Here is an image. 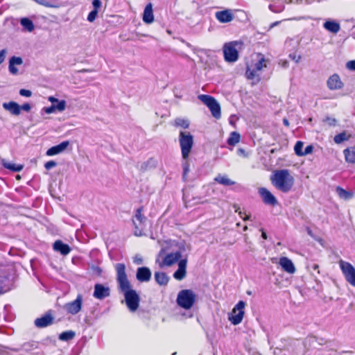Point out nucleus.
I'll return each mask as SVG.
<instances>
[{"label": "nucleus", "mask_w": 355, "mask_h": 355, "mask_svg": "<svg viewBox=\"0 0 355 355\" xmlns=\"http://www.w3.org/2000/svg\"><path fill=\"white\" fill-rule=\"evenodd\" d=\"M116 281L119 291L123 293L126 306L130 311H136L139 306L140 297L137 291L131 288V284L125 272L124 263H119L115 265Z\"/></svg>", "instance_id": "obj_1"}, {"label": "nucleus", "mask_w": 355, "mask_h": 355, "mask_svg": "<svg viewBox=\"0 0 355 355\" xmlns=\"http://www.w3.org/2000/svg\"><path fill=\"white\" fill-rule=\"evenodd\" d=\"M272 184L282 193H288L295 182L293 176L288 169L275 170L270 175Z\"/></svg>", "instance_id": "obj_2"}, {"label": "nucleus", "mask_w": 355, "mask_h": 355, "mask_svg": "<svg viewBox=\"0 0 355 355\" xmlns=\"http://www.w3.org/2000/svg\"><path fill=\"white\" fill-rule=\"evenodd\" d=\"M168 248L173 252L166 254L162 259V265L164 266H171L179 262L182 259V254L187 251V245L184 241H169Z\"/></svg>", "instance_id": "obj_3"}, {"label": "nucleus", "mask_w": 355, "mask_h": 355, "mask_svg": "<svg viewBox=\"0 0 355 355\" xmlns=\"http://www.w3.org/2000/svg\"><path fill=\"white\" fill-rule=\"evenodd\" d=\"M179 143L183 159H187L193 146V137L189 132L181 131L179 135Z\"/></svg>", "instance_id": "obj_4"}, {"label": "nucleus", "mask_w": 355, "mask_h": 355, "mask_svg": "<svg viewBox=\"0 0 355 355\" xmlns=\"http://www.w3.org/2000/svg\"><path fill=\"white\" fill-rule=\"evenodd\" d=\"M196 300V295L190 289H184L179 292L177 297L178 304L186 309H190Z\"/></svg>", "instance_id": "obj_5"}, {"label": "nucleus", "mask_w": 355, "mask_h": 355, "mask_svg": "<svg viewBox=\"0 0 355 355\" xmlns=\"http://www.w3.org/2000/svg\"><path fill=\"white\" fill-rule=\"evenodd\" d=\"M198 98L208 107L214 118L218 119L220 117V106L213 96L206 94H200Z\"/></svg>", "instance_id": "obj_6"}, {"label": "nucleus", "mask_w": 355, "mask_h": 355, "mask_svg": "<svg viewBox=\"0 0 355 355\" xmlns=\"http://www.w3.org/2000/svg\"><path fill=\"white\" fill-rule=\"evenodd\" d=\"M143 207L138 208L132 218V223L134 225V234L135 236H139L143 234L145 227L146 217L142 214Z\"/></svg>", "instance_id": "obj_7"}, {"label": "nucleus", "mask_w": 355, "mask_h": 355, "mask_svg": "<svg viewBox=\"0 0 355 355\" xmlns=\"http://www.w3.org/2000/svg\"><path fill=\"white\" fill-rule=\"evenodd\" d=\"M340 268L345 277V279L352 286L355 287V268L349 262L340 260L339 261Z\"/></svg>", "instance_id": "obj_8"}, {"label": "nucleus", "mask_w": 355, "mask_h": 355, "mask_svg": "<svg viewBox=\"0 0 355 355\" xmlns=\"http://www.w3.org/2000/svg\"><path fill=\"white\" fill-rule=\"evenodd\" d=\"M238 44L237 42H231L224 44L223 53L226 61L233 62L238 60L239 53L236 49V46L238 45Z\"/></svg>", "instance_id": "obj_9"}, {"label": "nucleus", "mask_w": 355, "mask_h": 355, "mask_svg": "<svg viewBox=\"0 0 355 355\" xmlns=\"http://www.w3.org/2000/svg\"><path fill=\"white\" fill-rule=\"evenodd\" d=\"M245 302L239 301L232 311L231 315L229 316V320L232 324L236 325L241 322L244 315Z\"/></svg>", "instance_id": "obj_10"}, {"label": "nucleus", "mask_w": 355, "mask_h": 355, "mask_svg": "<svg viewBox=\"0 0 355 355\" xmlns=\"http://www.w3.org/2000/svg\"><path fill=\"white\" fill-rule=\"evenodd\" d=\"M259 59L254 64L248 66L245 75L248 79H253L257 76V72L260 71L266 65L264 64L265 58L263 55L259 54Z\"/></svg>", "instance_id": "obj_11"}, {"label": "nucleus", "mask_w": 355, "mask_h": 355, "mask_svg": "<svg viewBox=\"0 0 355 355\" xmlns=\"http://www.w3.org/2000/svg\"><path fill=\"white\" fill-rule=\"evenodd\" d=\"M48 100L52 103V105L50 107H43L42 111L46 114H51L55 110L62 112L65 110L66 101L64 100L59 101L54 96H49Z\"/></svg>", "instance_id": "obj_12"}, {"label": "nucleus", "mask_w": 355, "mask_h": 355, "mask_svg": "<svg viewBox=\"0 0 355 355\" xmlns=\"http://www.w3.org/2000/svg\"><path fill=\"white\" fill-rule=\"evenodd\" d=\"M82 305L83 295L78 294L75 300L65 304L64 305V309L68 313L75 315L81 310Z\"/></svg>", "instance_id": "obj_13"}, {"label": "nucleus", "mask_w": 355, "mask_h": 355, "mask_svg": "<svg viewBox=\"0 0 355 355\" xmlns=\"http://www.w3.org/2000/svg\"><path fill=\"white\" fill-rule=\"evenodd\" d=\"M258 193L261 196L263 202L265 205L275 206L278 202L275 196L266 188L261 187L259 189Z\"/></svg>", "instance_id": "obj_14"}, {"label": "nucleus", "mask_w": 355, "mask_h": 355, "mask_svg": "<svg viewBox=\"0 0 355 355\" xmlns=\"http://www.w3.org/2000/svg\"><path fill=\"white\" fill-rule=\"evenodd\" d=\"M110 295V288L101 284L94 285L93 296L94 298L102 300Z\"/></svg>", "instance_id": "obj_15"}, {"label": "nucleus", "mask_w": 355, "mask_h": 355, "mask_svg": "<svg viewBox=\"0 0 355 355\" xmlns=\"http://www.w3.org/2000/svg\"><path fill=\"white\" fill-rule=\"evenodd\" d=\"M152 272L148 267H139L137 270L136 278L139 282H148L150 280Z\"/></svg>", "instance_id": "obj_16"}, {"label": "nucleus", "mask_w": 355, "mask_h": 355, "mask_svg": "<svg viewBox=\"0 0 355 355\" xmlns=\"http://www.w3.org/2000/svg\"><path fill=\"white\" fill-rule=\"evenodd\" d=\"M216 19L220 23H228L233 20L234 14L231 10L218 11L215 14Z\"/></svg>", "instance_id": "obj_17"}, {"label": "nucleus", "mask_w": 355, "mask_h": 355, "mask_svg": "<svg viewBox=\"0 0 355 355\" xmlns=\"http://www.w3.org/2000/svg\"><path fill=\"white\" fill-rule=\"evenodd\" d=\"M187 259H182L178 262V268L174 272L173 277L177 280H182L187 274Z\"/></svg>", "instance_id": "obj_18"}, {"label": "nucleus", "mask_w": 355, "mask_h": 355, "mask_svg": "<svg viewBox=\"0 0 355 355\" xmlns=\"http://www.w3.org/2000/svg\"><path fill=\"white\" fill-rule=\"evenodd\" d=\"M327 85L330 90L340 89L343 86V82L336 73L333 74L328 78Z\"/></svg>", "instance_id": "obj_19"}, {"label": "nucleus", "mask_w": 355, "mask_h": 355, "mask_svg": "<svg viewBox=\"0 0 355 355\" xmlns=\"http://www.w3.org/2000/svg\"><path fill=\"white\" fill-rule=\"evenodd\" d=\"M69 145V141H64L59 144L58 145L52 146L49 148L46 153V155L48 156H53L55 155H58L62 152H64Z\"/></svg>", "instance_id": "obj_20"}, {"label": "nucleus", "mask_w": 355, "mask_h": 355, "mask_svg": "<svg viewBox=\"0 0 355 355\" xmlns=\"http://www.w3.org/2000/svg\"><path fill=\"white\" fill-rule=\"evenodd\" d=\"M23 63V60L20 57L12 56L9 60L8 70L12 75H17L18 73V69L16 65H21Z\"/></svg>", "instance_id": "obj_21"}, {"label": "nucleus", "mask_w": 355, "mask_h": 355, "mask_svg": "<svg viewBox=\"0 0 355 355\" xmlns=\"http://www.w3.org/2000/svg\"><path fill=\"white\" fill-rule=\"evenodd\" d=\"M279 265L283 270L289 274H293L295 272V268L291 259L287 257H282L279 259Z\"/></svg>", "instance_id": "obj_22"}, {"label": "nucleus", "mask_w": 355, "mask_h": 355, "mask_svg": "<svg viewBox=\"0 0 355 355\" xmlns=\"http://www.w3.org/2000/svg\"><path fill=\"white\" fill-rule=\"evenodd\" d=\"M53 248L55 252H58L64 256L68 254L71 251V248L69 245L64 243L60 240H57L54 242Z\"/></svg>", "instance_id": "obj_23"}, {"label": "nucleus", "mask_w": 355, "mask_h": 355, "mask_svg": "<svg viewBox=\"0 0 355 355\" xmlns=\"http://www.w3.org/2000/svg\"><path fill=\"white\" fill-rule=\"evenodd\" d=\"M53 318L51 316V315L47 313L41 318H37L35 320L34 323L37 327L44 328L51 324L53 322Z\"/></svg>", "instance_id": "obj_24"}, {"label": "nucleus", "mask_w": 355, "mask_h": 355, "mask_svg": "<svg viewBox=\"0 0 355 355\" xmlns=\"http://www.w3.org/2000/svg\"><path fill=\"white\" fill-rule=\"evenodd\" d=\"M3 107L10 112L13 115H19L21 113V107L18 103L14 101H10L8 103H3L2 105Z\"/></svg>", "instance_id": "obj_25"}, {"label": "nucleus", "mask_w": 355, "mask_h": 355, "mask_svg": "<svg viewBox=\"0 0 355 355\" xmlns=\"http://www.w3.org/2000/svg\"><path fill=\"white\" fill-rule=\"evenodd\" d=\"M143 21L146 24H151L154 21L153 6L151 3L147 4L144 8L143 13Z\"/></svg>", "instance_id": "obj_26"}, {"label": "nucleus", "mask_w": 355, "mask_h": 355, "mask_svg": "<svg viewBox=\"0 0 355 355\" xmlns=\"http://www.w3.org/2000/svg\"><path fill=\"white\" fill-rule=\"evenodd\" d=\"M323 27L330 33L336 34L340 30V26L338 22L335 20H327L324 24Z\"/></svg>", "instance_id": "obj_27"}, {"label": "nucleus", "mask_w": 355, "mask_h": 355, "mask_svg": "<svg viewBox=\"0 0 355 355\" xmlns=\"http://www.w3.org/2000/svg\"><path fill=\"white\" fill-rule=\"evenodd\" d=\"M343 153L347 162L355 164V146L345 149Z\"/></svg>", "instance_id": "obj_28"}, {"label": "nucleus", "mask_w": 355, "mask_h": 355, "mask_svg": "<svg viewBox=\"0 0 355 355\" xmlns=\"http://www.w3.org/2000/svg\"><path fill=\"white\" fill-rule=\"evenodd\" d=\"M336 191L339 198L345 200H349L354 196L353 192L347 191L340 187H337Z\"/></svg>", "instance_id": "obj_29"}, {"label": "nucleus", "mask_w": 355, "mask_h": 355, "mask_svg": "<svg viewBox=\"0 0 355 355\" xmlns=\"http://www.w3.org/2000/svg\"><path fill=\"white\" fill-rule=\"evenodd\" d=\"M214 181L224 186H231L235 184V182L230 180L226 175H218Z\"/></svg>", "instance_id": "obj_30"}, {"label": "nucleus", "mask_w": 355, "mask_h": 355, "mask_svg": "<svg viewBox=\"0 0 355 355\" xmlns=\"http://www.w3.org/2000/svg\"><path fill=\"white\" fill-rule=\"evenodd\" d=\"M155 279L161 286H165L168 282V277L164 272H156L155 273Z\"/></svg>", "instance_id": "obj_31"}, {"label": "nucleus", "mask_w": 355, "mask_h": 355, "mask_svg": "<svg viewBox=\"0 0 355 355\" xmlns=\"http://www.w3.org/2000/svg\"><path fill=\"white\" fill-rule=\"evenodd\" d=\"M20 24L24 31L32 32L35 28V26L33 21L28 18H21L20 20Z\"/></svg>", "instance_id": "obj_32"}, {"label": "nucleus", "mask_w": 355, "mask_h": 355, "mask_svg": "<svg viewBox=\"0 0 355 355\" xmlns=\"http://www.w3.org/2000/svg\"><path fill=\"white\" fill-rule=\"evenodd\" d=\"M241 136L239 133L236 132H232L230 134V137L227 139V144L230 146H235L236 144H238L240 141Z\"/></svg>", "instance_id": "obj_33"}, {"label": "nucleus", "mask_w": 355, "mask_h": 355, "mask_svg": "<svg viewBox=\"0 0 355 355\" xmlns=\"http://www.w3.org/2000/svg\"><path fill=\"white\" fill-rule=\"evenodd\" d=\"M3 166L14 172H19L23 169V165L16 164L11 162H5L3 163Z\"/></svg>", "instance_id": "obj_34"}, {"label": "nucleus", "mask_w": 355, "mask_h": 355, "mask_svg": "<svg viewBox=\"0 0 355 355\" xmlns=\"http://www.w3.org/2000/svg\"><path fill=\"white\" fill-rule=\"evenodd\" d=\"M75 336V332L73 331H67L61 333L59 335V339L63 341H68L72 340Z\"/></svg>", "instance_id": "obj_35"}, {"label": "nucleus", "mask_w": 355, "mask_h": 355, "mask_svg": "<svg viewBox=\"0 0 355 355\" xmlns=\"http://www.w3.org/2000/svg\"><path fill=\"white\" fill-rule=\"evenodd\" d=\"M37 3L44 6L47 8H57L58 6L55 3V2L51 0H33Z\"/></svg>", "instance_id": "obj_36"}, {"label": "nucleus", "mask_w": 355, "mask_h": 355, "mask_svg": "<svg viewBox=\"0 0 355 355\" xmlns=\"http://www.w3.org/2000/svg\"><path fill=\"white\" fill-rule=\"evenodd\" d=\"M175 125L182 127L184 129H187L189 127V122L187 119L177 118L175 120Z\"/></svg>", "instance_id": "obj_37"}, {"label": "nucleus", "mask_w": 355, "mask_h": 355, "mask_svg": "<svg viewBox=\"0 0 355 355\" xmlns=\"http://www.w3.org/2000/svg\"><path fill=\"white\" fill-rule=\"evenodd\" d=\"M348 137L346 135L345 132H341V133H339L338 135H336L335 137H334V141L335 143L336 144H340L342 143L343 141H345V140H347Z\"/></svg>", "instance_id": "obj_38"}, {"label": "nucleus", "mask_w": 355, "mask_h": 355, "mask_svg": "<svg viewBox=\"0 0 355 355\" xmlns=\"http://www.w3.org/2000/svg\"><path fill=\"white\" fill-rule=\"evenodd\" d=\"M303 145H304L303 142L300 141H297V143L295 144V147H294V150L297 155L303 156V153H302Z\"/></svg>", "instance_id": "obj_39"}, {"label": "nucleus", "mask_w": 355, "mask_h": 355, "mask_svg": "<svg viewBox=\"0 0 355 355\" xmlns=\"http://www.w3.org/2000/svg\"><path fill=\"white\" fill-rule=\"evenodd\" d=\"M184 161L182 163V168H183V174L182 178L184 180H186V176L189 172V164L187 161V159H184Z\"/></svg>", "instance_id": "obj_40"}, {"label": "nucleus", "mask_w": 355, "mask_h": 355, "mask_svg": "<svg viewBox=\"0 0 355 355\" xmlns=\"http://www.w3.org/2000/svg\"><path fill=\"white\" fill-rule=\"evenodd\" d=\"M97 14H98L97 10H92L87 16V20L89 22L94 21L97 16Z\"/></svg>", "instance_id": "obj_41"}, {"label": "nucleus", "mask_w": 355, "mask_h": 355, "mask_svg": "<svg viewBox=\"0 0 355 355\" xmlns=\"http://www.w3.org/2000/svg\"><path fill=\"white\" fill-rule=\"evenodd\" d=\"M56 165H57V163L55 161L51 160V161H49V162H46L44 164V167L46 170H50L52 168L56 166Z\"/></svg>", "instance_id": "obj_42"}, {"label": "nucleus", "mask_w": 355, "mask_h": 355, "mask_svg": "<svg viewBox=\"0 0 355 355\" xmlns=\"http://www.w3.org/2000/svg\"><path fill=\"white\" fill-rule=\"evenodd\" d=\"M19 94L22 96L30 97L32 95V92L28 89H21L19 90Z\"/></svg>", "instance_id": "obj_43"}, {"label": "nucleus", "mask_w": 355, "mask_h": 355, "mask_svg": "<svg viewBox=\"0 0 355 355\" xmlns=\"http://www.w3.org/2000/svg\"><path fill=\"white\" fill-rule=\"evenodd\" d=\"M313 150V147L311 145L306 146L304 150L302 151L303 156L312 153Z\"/></svg>", "instance_id": "obj_44"}, {"label": "nucleus", "mask_w": 355, "mask_h": 355, "mask_svg": "<svg viewBox=\"0 0 355 355\" xmlns=\"http://www.w3.org/2000/svg\"><path fill=\"white\" fill-rule=\"evenodd\" d=\"M7 280V277L0 276V294L6 292V290L3 289V284Z\"/></svg>", "instance_id": "obj_45"}, {"label": "nucleus", "mask_w": 355, "mask_h": 355, "mask_svg": "<svg viewBox=\"0 0 355 355\" xmlns=\"http://www.w3.org/2000/svg\"><path fill=\"white\" fill-rule=\"evenodd\" d=\"M346 67L348 69L355 71V60H350L347 62Z\"/></svg>", "instance_id": "obj_46"}, {"label": "nucleus", "mask_w": 355, "mask_h": 355, "mask_svg": "<svg viewBox=\"0 0 355 355\" xmlns=\"http://www.w3.org/2000/svg\"><path fill=\"white\" fill-rule=\"evenodd\" d=\"M101 4L102 3H101V1L100 0H93L92 1V5H93L94 10H97L98 11V8H101Z\"/></svg>", "instance_id": "obj_47"}, {"label": "nucleus", "mask_w": 355, "mask_h": 355, "mask_svg": "<svg viewBox=\"0 0 355 355\" xmlns=\"http://www.w3.org/2000/svg\"><path fill=\"white\" fill-rule=\"evenodd\" d=\"M289 57H290L293 60H294L296 63H298V62L300 61L301 58H302L301 55H297V54H295V53L290 54V55H289Z\"/></svg>", "instance_id": "obj_48"}, {"label": "nucleus", "mask_w": 355, "mask_h": 355, "mask_svg": "<svg viewBox=\"0 0 355 355\" xmlns=\"http://www.w3.org/2000/svg\"><path fill=\"white\" fill-rule=\"evenodd\" d=\"M6 53L7 51L6 49H2L0 51V64L4 62Z\"/></svg>", "instance_id": "obj_49"}, {"label": "nucleus", "mask_w": 355, "mask_h": 355, "mask_svg": "<svg viewBox=\"0 0 355 355\" xmlns=\"http://www.w3.org/2000/svg\"><path fill=\"white\" fill-rule=\"evenodd\" d=\"M20 107H21V110L26 111V112H29L31 109V107L29 103H24L21 106H20Z\"/></svg>", "instance_id": "obj_50"}, {"label": "nucleus", "mask_w": 355, "mask_h": 355, "mask_svg": "<svg viewBox=\"0 0 355 355\" xmlns=\"http://www.w3.org/2000/svg\"><path fill=\"white\" fill-rule=\"evenodd\" d=\"M134 263L138 265L142 264L143 259L139 256H136L134 257Z\"/></svg>", "instance_id": "obj_51"}, {"label": "nucleus", "mask_w": 355, "mask_h": 355, "mask_svg": "<svg viewBox=\"0 0 355 355\" xmlns=\"http://www.w3.org/2000/svg\"><path fill=\"white\" fill-rule=\"evenodd\" d=\"M237 153H238L239 155L243 156V157H247V154H246L245 150L243 149V148H239L237 150Z\"/></svg>", "instance_id": "obj_52"}, {"label": "nucleus", "mask_w": 355, "mask_h": 355, "mask_svg": "<svg viewBox=\"0 0 355 355\" xmlns=\"http://www.w3.org/2000/svg\"><path fill=\"white\" fill-rule=\"evenodd\" d=\"M235 211H236V212H238V209H236ZM239 216H240L241 218H243V219L244 220H249V219H250V216H248V215H246L245 217H243V216H242V215H243V213H242V211H239Z\"/></svg>", "instance_id": "obj_53"}, {"label": "nucleus", "mask_w": 355, "mask_h": 355, "mask_svg": "<svg viewBox=\"0 0 355 355\" xmlns=\"http://www.w3.org/2000/svg\"><path fill=\"white\" fill-rule=\"evenodd\" d=\"M283 123L286 126H288L289 125V121H288V120L287 119H283Z\"/></svg>", "instance_id": "obj_54"}, {"label": "nucleus", "mask_w": 355, "mask_h": 355, "mask_svg": "<svg viewBox=\"0 0 355 355\" xmlns=\"http://www.w3.org/2000/svg\"><path fill=\"white\" fill-rule=\"evenodd\" d=\"M261 232H262L261 237H262L263 239H267V235H266V233L263 230H261Z\"/></svg>", "instance_id": "obj_55"}, {"label": "nucleus", "mask_w": 355, "mask_h": 355, "mask_svg": "<svg viewBox=\"0 0 355 355\" xmlns=\"http://www.w3.org/2000/svg\"><path fill=\"white\" fill-rule=\"evenodd\" d=\"M165 250L164 249H162L160 252H159V254L161 255L162 254H164Z\"/></svg>", "instance_id": "obj_56"}, {"label": "nucleus", "mask_w": 355, "mask_h": 355, "mask_svg": "<svg viewBox=\"0 0 355 355\" xmlns=\"http://www.w3.org/2000/svg\"><path fill=\"white\" fill-rule=\"evenodd\" d=\"M247 228H248V227H247V226H245V227H244V228H243V230H247Z\"/></svg>", "instance_id": "obj_57"}]
</instances>
